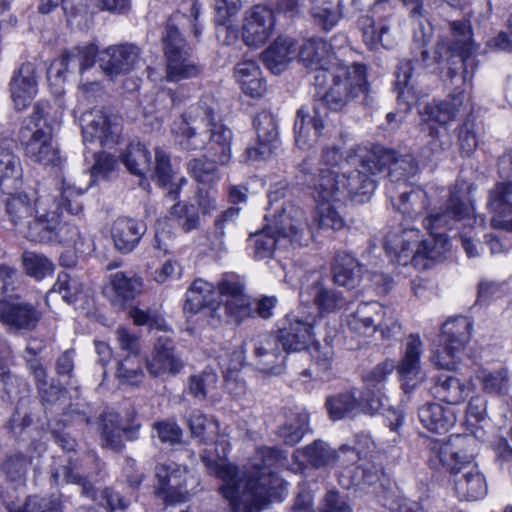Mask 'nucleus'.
Returning <instances> with one entry per match:
<instances>
[{
  "label": "nucleus",
  "mask_w": 512,
  "mask_h": 512,
  "mask_svg": "<svg viewBox=\"0 0 512 512\" xmlns=\"http://www.w3.org/2000/svg\"><path fill=\"white\" fill-rule=\"evenodd\" d=\"M281 459L278 449L261 447L252 459L251 469L240 473L237 466L219 454L213 456L209 450L201 453L209 474L222 481L219 491L234 512H255L267 504L270 490L279 484L273 468Z\"/></svg>",
  "instance_id": "1"
},
{
  "label": "nucleus",
  "mask_w": 512,
  "mask_h": 512,
  "mask_svg": "<svg viewBox=\"0 0 512 512\" xmlns=\"http://www.w3.org/2000/svg\"><path fill=\"white\" fill-rule=\"evenodd\" d=\"M473 208L464 203L456 192H452L444 210L430 214L424 219L429 239L420 240L416 229H404L400 234L390 233L386 237L385 250L393 261L419 269L429 267V261L441 260L449 250V241L441 228H451L454 222L471 214Z\"/></svg>",
  "instance_id": "2"
},
{
  "label": "nucleus",
  "mask_w": 512,
  "mask_h": 512,
  "mask_svg": "<svg viewBox=\"0 0 512 512\" xmlns=\"http://www.w3.org/2000/svg\"><path fill=\"white\" fill-rule=\"evenodd\" d=\"M172 133L181 149L194 151L208 145V154L214 162L218 165L230 162L233 133L228 127L215 122L212 100H202L190 106L187 113L174 122Z\"/></svg>",
  "instance_id": "3"
},
{
  "label": "nucleus",
  "mask_w": 512,
  "mask_h": 512,
  "mask_svg": "<svg viewBox=\"0 0 512 512\" xmlns=\"http://www.w3.org/2000/svg\"><path fill=\"white\" fill-rule=\"evenodd\" d=\"M184 310L193 314L204 311L213 324H239L253 311L243 285L231 278L221 280L217 288L203 279H196L187 290Z\"/></svg>",
  "instance_id": "4"
},
{
  "label": "nucleus",
  "mask_w": 512,
  "mask_h": 512,
  "mask_svg": "<svg viewBox=\"0 0 512 512\" xmlns=\"http://www.w3.org/2000/svg\"><path fill=\"white\" fill-rule=\"evenodd\" d=\"M385 169L388 170V177L392 183L388 187V194L393 199L396 192L395 183L403 181L401 185H405L406 179L416 173L417 166L414 159L409 155L397 156L392 150L382 147L374 148L362 157L357 171L359 184L356 188L354 187V197L357 196L360 203L370 199L376 189L373 176Z\"/></svg>",
  "instance_id": "5"
},
{
  "label": "nucleus",
  "mask_w": 512,
  "mask_h": 512,
  "mask_svg": "<svg viewBox=\"0 0 512 512\" xmlns=\"http://www.w3.org/2000/svg\"><path fill=\"white\" fill-rule=\"evenodd\" d=\"M476 448L477 441L472 436H450L444 442L433 444L429 465L435 470L457 475L473 464Z\"/></svg>",
  "instance_id": "6"
},
{
  "label": "nucleus",
  "mask_w": 512,
  "mask_h": 512,
  "mask_svg": "<svg viewBox=\"0 0 512 512\" xmlns=\"http://www.w3.org/2000/svg\"><path fill=\"white\" fill-rule=\"evenodd\" d=\"M162 41L167 61L166 77L169 81L193 78L201 73V67L192 58L191 48L171 20L166 24Z\"/></svg>",
  "instance_id": "7"
},
{
  "label": "nucleus",
  "mask_w": 512,
  "mask_h": 512,
  "mask_svg": "<svg viewBox=\"0 0 512 512\" xmlns=\"http://www.w3.org/2000/svg\"><path fill=\"white\" fill-rule=\"evenodd\" d=\"M354 320V331L366 338L372 337L379 330L383 339H392L402 330L395 311L376 301L360 303L354 312Z\"/></svg>",
  "instance_id": "8"
},
{
  "label": "nucleus",
  "mask_w": 512,
  "mask_h": 512,
  "mask_svg": "<svg viewBox=\"0 0 512 512\" xmlns=\"http://www.w3.org/2000/svg\"><path fill=\"white\" fill-rule=\"evenodd\" d=\"M473 323L468 317L460 316L446 321L441 330L442 348L432 356V362L440 369L456 367L466 344L471 337Z\"/></svg>",
  "instance_id": "9"
},
{
  "label": "nucleus",
  "mask_w": 512,
  "mask_h": 512,
  "mask_svg": "<svg viewBox=\"0 0 512 512\" xmlns=\"http://www.w3.org/2000/svg\"><path fill=\"white\" fill-rule=\"evenodd\" d=\"M47 108L46 102H38L30 116L34 128L25 126L20 131V140L24 146L25 155L32 161L43 165L54 164L58 160V151L52 146L50 132L44 131L39 125L40 120L45 117Z\"/></svg>",
  "instance_id": "10"
},
{
  "label": "nucleus",
  "mask_w": 512,
  "mask_h": 512,
  "mask_svg": "<svg viewBox=\"0 0 512 512\" xmlns=\"http://www.w3.org/2000/svg\"><path fill=\"white\" fill-rule=\"evenodd\" d=\"M53 236L60 243L73 246L76 250H81L85 244V237L80 232L78 226L72 223L59 225V214L57 211L39 214L29 224L26 237L30 241L46 242L52 240Z\"/></svg>",
  "instance_id": "11"
},
{
  "label": "nucleus",
  "mask_w": 512,
  "mask_h": 512,
  "mask_svg": "<svg viewBox=\"0 0 512 512\" xmlns=\"http://www.w3.org/2000/svg\"><path fill=\"white\" fill-rule=\"evenodd\" d=\"M420 58L417 56L413 60H402L395 71L396 89L398 91L397 99L399 105H403V110L407 112L411 106L415 104L421 96V91L416 87L415 75L420 74L423 70L431 65V57L424 43L419 45Z\"/></svg>",
  "instance_id": "12"
},
{
  "label": "nucleus",
  "mask_w": 512,
  "mask_h": 512,
  "mask_svg": "<svg viewBox=\"0 0 512 512\" xmlns=\"http://www.w3.org/2000/svg\"><path fill=\"white\" fill-rule=\"evenodd\" d=\"M155 476L157 479L156 493L170 503L186 502L192 495L196 481L188 477L184 468L174 462H165L156 465Z\"/></svg>",
  "instance_id": "13"
},
{
  "label": "nucleus",
  "mask_w": 512,
  "mask_h": 512,
  "mask_svg": "<svg viewBox=\"0 0 512 512\" xmlns=\"http://www.w3.org/2000/svg\"><path fill=\"white\" fill-rule=\"evenodd\" d=\"M316 316L298 309L286 316V324L275 334L288 354L304 350L314 339Z\"/></svg>",
  "instance_id": "14"
},
{
  "label": "nucleus",
  "mask_w": 512,
  "mask_h": 512,
  "mask_svg": "<svg viewBox=\"0 0 512 512\" xmlns=\"http://www.w3.org/2000/svg\"><path fill=\"white\" fill-rule=\"evenodd\" d=\"M42 313L31 303L18 298L0 300V322L9 332L33 331Z\"/></svg>",
  "instance_id": "15"
},
{
  "label": "nucleus",
  "mask_w": 512,
  "mask_h": 512,
  "mask_svg": "<svg viewBox=\"0 0 512 512\" xmlns=\"http://www.w3.org/2000/svg\"><path fill=\"white\" fill-rule=\"evenodd\" d=\"M253 127L256 143L246 148L245 157L252 161L265 160L274 153L279 139L276 118L270 111L262 110L254 117Z\"/></svg>",
  "instance_id": "16"
},
{
  "label": "nucleus",
  "mask_w": 512,
  "mask_h": 512,
  "mask_svg": "<svg viewBox=\"0 0 512 512\" xmlns=\"http://www.w3.org/2000/svg\"><path fill=\"white\" fill-rule=\"evenodd\" d=\"M254 365L265 374L279 375L285 370L286 352L275 334L265 333L251 340Z\"/></svg>",
  "instance_id": "17"
},
{
  "label": "nucleus",
  "mask_w": 512,
  "mask_h": 512,
  "mask_svg": "<svg viewBox=\"0 0 512 512\" xmlns=\"http://www.w3.org/2000/svg\"><path fill=\"white\" fill-rule=\"evenodd\" d=\"M173 339L160 335L154 344L151 356L146 359V369L152 377L175 376L184 367Z\"/></svg>",
  "instance_id": "18"
},
{
  "label": "nucleus",
  "mask_w": 512,
  "mask_h": 512,
  "mask_svg": "<svg viewBox=\"0 0 512 512\" xmlns=\"http://www.w3.org/2000/svg\"><path fill=\"white\" fill-rule=\"evenodd\" d=\"M82 134L85 141L98 140L103 147H111L118 142L120 125L116 117H110L102 110L94 109L81 117Z\"/></svg>",
  "instance_id": "19"
},
{
  "label": "nucleus",
  "mask_w": 512,
  "mask_h": 512,
  "mask_svg": "<svg viewBox=\"0 0 512 512\" xmlns=\"http://www.w3.org/2000/svg\"><path fill=\"white\" fill-rule=\"evenodd\" d=\"M354 479L359 483L372 485L378 481L381 464L378 462V451L374 441L368 434H358L354 442Z\"/></svg>",
  "instance_id": "20"
},
{
  "label": "nucleus",
  "mask_w": 512,
  "mask_h": 512,
  "mask_svg": "<svg viewBox=\"0 0 512 512\" xmlns=\"http://www.w3.org/2000/svg\"><path fill=\"white\" fill-rule=\"evenodd\" d=\"M317 201H340L352 195L349 178L346 173H338L329 169H321L309 180Z\"/></svg>",
  "instance_id": "21"
},
{
  "label": "nucleus",
  "mask_w": 512,
  "mask_h": 512,
  "mask_svg": "<svg viewBox=\"0 0 512 512\" xmlns=\"http://www.w3.org/2000/svg\"><path fill=\"white\" fill-rule=\"evenodd\" d=\"M267 226L279 237L286 236L289 239V245L302 246L306 244L307 223L304 212L292 204L285 205L281 213L276 214Z\"/></svg>",
  "instance_id": "22"
},
{
  "label": "nucleus",
  "mask_w": 512,
  "mask_h": 512,
  "mask_svg": "<svg viewBox=\"0 0 512 512\" xmlns=\"http://www.w3.org/2000/svg\"><path fill=\"white\" fill-rule=\"evenodd\" d=\"M274 24L273 11L266 6L255 5L245 14L243 40L248 46L264 44L271 36Z\"/></svg>",
  "instance_id": "23"
},
{
  "label": "nucleus",
  "mask_w": 512,
  "mask_h": 512,
  "mask_svg": "<svg viewBox=\"0 0 512 512\" xmlns=\"http://www.w3.org/2000/svg\"><path fill=\"white\" fill-rule=\"evenodd\" d=\"M140 61V49L132 44H123L105 49L99 58V65L106 75L116 76L134 70Z\"/></svg>",
  "instance_id": "24"
},
{
  "label": "nucleus",
  "mask_w": 512,
  "mask_h": 512,
  "mask_svg": "<svg viewBox=\"0 0 512 512\" xmlns=\"http://www.w3.org/2000/svg\"><path fill=\"white\" fill-rule=\"evenodd\" d=\"M327 112L321 109V103L313 104L311 109L303 107L298 110L295 120V141L301 147H310L322 134L324 129V119Z\"/></svg>",
  "instance_id": "25"
},
{
  "label": "nucleus",
  "mask_w": 512,
  "mask_h": 512,
  "mask_svg": "<svg viewBox=\"0 0 512 512\" xmlns=\"http://www.w3.org/2000/svg\"><path fill=\"white\" fill-rule=\"evenodd\" d=\"M423 342L418 334H410L407 338L404 354L395 365L402 386L407 392L422 380L421 355Z\"/></svg>",
  "instance_id": "26"
},
{
  "label": "nucleus",
  "mask_w": 512,
  "mask_h": 512,
  "mask_svg": "<svg viewBox=\"0 0 512 512\" xmlns=\"http://www.w3.org/2000/svg\"><path fill=\"white\" fill-rule=\"evenodd\" d=\"M10 92L17 110L25 109L37 93V72L34 63H23L10 81Z\"/></svg>",
  "instance_id": "27"
},
{
  "label": "nucleus",
  "mask_w": 512,
  "mask_h": 512,
  "mask_svg": "<svg viewBox=\"0 0 512 512\" xmlns=\"http://www.w3.org/2000/svg\"><path fill=\"white\" fill-rule=\"evenodd\" d=\"M98 48L94 44L76 46L63 53L62 57L48 69V79L64 81V74L70 67H78L80 72L92 67L96 61Z\"/></svg>",
  "instance_id": "28"
},
{
  "label": "nucleus",
  "mask_w": 512,
  "mask_h": 512,
  "mask_svg": "<svg viewBox=\"0 0 512 512\" xmlns=\"http://www.w3.org/2000/svg\"><path fill=\"white\" fill-rule=\"evenodd\" d=\"M300 301L302 307H308L312 304L319 313H330L343 308L347 301L341 292L327 289L319 280L303 287L300 292Z\"/></svg>",
  "instance_id": "29"
},
{
  "label": "nucleus",
  "mask_w": 512,
  "mask_h": 512,
  "mask_svg": "<svg viewBox=\"0 0 512 512\" xmlns=\"http://www.w3.org/2000/svg\"><path fill=\"white\" fill-rule=\"evenodd\" d=\"M488 207L493 212L491 226L512 232V183H498L490 191Z\"/></svg>",
  "instance_id": "30"
},
{
  "label": "nucleus",
  "mask_w": 512,
  "mask_h": 512,
  "mask_svg": "<svg viewBox=\"0 0 512 512\" xmlns=\"http://www.w3.org/2000/svg\"><path fill=\"white\" fill-rule=\"evenodd\" d=\"M352 89V80L350 78V69L348 66L340 64L335 68L333 74V85L315 103H321L323 111H339L348 102Z\"/></svg>",
  "instance_id": "31"
},
{
  "label": "nucleus",
  "mask_w": 512,
  "mask_h": 512,
  "mask_svg": "<svg viewBox=\"0 0 512 512\" xmlns=\"http://www.w3.org/2000/svg\"><path fill=\"white\" fill-rule=\"evenodd\" d=\"M469 110L468 101L463 90L451 93L440 103H428L422 112L424 121L447 124L460 114Z\"/></svg>",
  "instance_id": "32"
},
{
  "label": "nucleus",
  "mask_w": 512,
  "mask_h": 512,
  "mask_svg": "<svg viewBox=\"0 0 512 512\" xmlns=\"http://www.w3.org/2000/svg\"><path fill=\"white\" fill-rule=\"evenodd\" d=\"M140 424L124 427L120 425V417L116 413H105L101 416V442L102 446L119 452L124 447L123 434L128 440L138 437Z\"/></svg>",
  "instance_id": "33"
},
{
  "label": "nucleus",
  "mask_w": 512,
  "mask_h": 512,
  "mask_svg": "<svg viewBox=\"0 0 512 512\" xmlns=\"http://www.w3.org/2000/svg\"><path fill=\"white\" fill-rule=\"evenodd\" d=\"M331 46L323 39H310L299 50V58L304 65L316 72L314 78L317 85L324 83L326 65L330 58Z\"/></svg>",
  "instance_id": "34"
},
{
  "label": "nucleus",
  "mask_w": 512,
  "mask_h": 512,
  "mask_svg": "<svg viewBox=\"0 0 512 512\" xmlns=\"http://www.w3.org/2000/svg\"><path fill=\"white\" fill-rule=\"evenodd\" d=\"M147 226L144 222L130 218H117L111 228V236L115 248L122 253L131 252L145 234Z\"/></svg>",
  "instance_id": "35"
},
{
  "label": "nucleus",
  "mask_w": 512,
  "mask_h": 512,
  "mask_svg": "<svg viewBox=\"0 0 512 512\" xmlns=\"http://www.w3.org/2000/svg\"><path fill=\"white\" fill-rule=\"evenodd\" d=\"M454 490L460 500L477 501L487 494L485 476L477 465L462 470L454 479Z\"/></svg>",
  "instance_id": "36"
},
{
  "label": "nucleus",
  "mask_w": 512,
  "mask_h": 512,
  "mask_svg": "<svg viewBox=\"0 0 512 512\" xmlns=\"http://www.w3.org/2000/svg\"><path fill=\"white\" fill-rule=\"evenodd\" d=\"M358 26L365 44L371 49H377L379 46L392 49L397 44V36L392 33L386 22H380L376 27L374 19L364 15L358 19Z\"/></svg>",
  "instance_id": "37"
},
{
  "label": "nucleus",
  "mask_w": 512,
  "mask_h": 512,
  "mask_svg": "<svg viewBox=\"0 0 512 512\" xmlns=\"http://www.w3.org/2000/svg\"><path fill=\"white\" fill-rule=\"evenodd\" d=\"M297 43L288 37H278L263 53L262 60L274 74L281 73L297 56Z\"/></svg>",
  "instance_id": "38"
},
{
  "label": "nucleus",
  "mask_w": 512,
  "mask_h": 512,
  "mask_svg": "<svg viewBox=\"0 0 512 512\" xmlns=\"http://www.w3.org/2000/svg\"><path fill=\"white\" fill-rule=\"evenodd\" d=\"M420 422L430 431L447 432L456 421L454 411L439 403H426L418 410Z\"/></svg>",
  "instance_id": "39"
},
{
  "label": "nucleus",
  "mask_w": 512,
  "mask_h": 512,
  "mask_svg": "<svg viewBox=\"0 0 512 512\" xmlns=\"http://www.w3.org/2000/svg\"><path fill=\"white\" fill-rule=\"evenodd\" d=\"M249 241L253 248V258L255 260L271 259L277 250L286 249L290 246L289 239L286 236L279 237L268 226L251 234Z\"/></svg>",
  "instance_id": "40"
},
{
  "label": "nucleus",
  "mask_w": 512,
  "mask_h": 512,
  "mask_svg": "<svg viewBox=\"0 0 512 512\" xmlns=\"http://www.w3.org/2000/svg\"><path fill=\"white\" fill-rule=\"evenodd\" d=\"M109 288L113 292V301L133 300L143 289V280L132 271H119L109 276Z\"/></svg>",
  "instance_id": "41"
},
{
  "label": "nucleus",
  "mask_w": 512,
  "mask_h": 512,
  "mask_svg": "<svg viewBox=\"0 0 512 512\" xmlns=\"http://www.w3.org/2000/svg\"><path fill=\"white\" fill-rule=\"evenodd\" d=\"M235 78L245 94L253 98L264 95L266 85L256 62L245 60L238 63L235 67Z\"/></svg>",
  "instance_id": "42"
},
{
  "label": "nucleus",
  "mask_w": 512,
  "mask_h": 512,
  "mask_svg": "<svg viewBox=\"0 0 512 512\" xmlns=\"http://www.w3.org/2000/svg\"><path fill=\"white\" fill-rule=\"evenodd\" d=\"M151 177L158 185L167 189V196L176 200L179 196L180 184L175 183L174 172L171 167L169 155L161 149L155 150V166L151 169Z\"/></svg>",
  "instance_id": "43"
},
{
  "label": "nucleus",
  "mask_w": 512,
  "mask_h": 512,
  "mask_svg": "<svg viewBox=\"0 0 512 512\" xmlns=\"http://www.w3.org/2000/svg\"><path fill=\"white\" fill-rule=\"evenodd\" d=\"M434 395L448 404H458L465 400L469 388L458 378L451 375H439L433 386Z\"/></svg>",
  "instance_id": "44"
},
{
  "label": "nucleus",
  "mask_w": 512,
  "mask_h": 512,
  "mask_svg": "<svg viewBox=\"0 0 512 512\" xmlns=\"http://www.w3.org/2000/svg\"><path fill=\"white\" fill-rule=\"evenodd\" d=\"M37 200L26 193L11 194L5 200V212L13 225L24 223L36 211Z\"/></svg>",
  "instance_id": "45"
},
{
  "label": "nucleus",
  "mask_w": 512,
  "mask_h": 512,
  "mask_svg": "<svg viewBox=\"0 0 512 512\" xmlns=\"http://www.w3.org/2000/svg\"><path fill=\"white\" fill-rule=\"evenodd\" d=\"M309 415L306 411L290 412L279 426L278 436L287 445L298 443L308 429Z\"/></svg>",
  "instance_id": "46"
},
{
  "label": "nucleus",
  "mask_w": 512,
  "mask_h": 512,
  "mask_svg": "<svg viewBox=\"0 0 512 512\" xmlns=\"http://www.w3.org/2000/svg\"><path fill=\"white\" fill-rule=\"evenodd\" d=\"M32 463L33 456L15 451L6 455L0 465V470L7 480L22 482L25 480Z\"/></svg>",
  "instance_id": "47"
},
{
  "label": "nucleus",
  "mask_w": 512,
  "mask_h": 512,
  "mask_svg": "<svg viewBox=\"0 0 512 512\" xmlns=\"http://www.w3.org/2000/svg\"><path fill=\"white\" fill-rule=\"evenodd\" d=\"M123 163L130 173L144 176L151 172V156L141 143H132L123 154Z\"/></svg>",
  "instance_id": "48"
},
{
  "label": "nucleus",
  "mask_w": 512,
  "mask_h": 512,
  "mask_svg": "<svg viewBox=\"0 0 512 512\" xmlns=\"http://www.w3.org/2000/svg\"><path fill=\"white\" fill-rule=\"evenodd\" d=\"M311 15L315 23L324 30H330L341 18L340 3L328 0H314Z\"/></svg>",
  "instance_id": "49"
},
{
  "label": "nucleus",
  "mask_w": 512,
  "mask_h": 512,
  "mask_svg": "<svg viewBox=\"0 0 512 512\" xmlns=\"http://www.w3.org/2000/svg\"><path fill=\"white\" fill-rule=\"evenodd\" d=\"M82 283L70 274L62 272L58 275L57 280L51 290L48 292L47 297L53 298L56 294L68 304L75 303L79 295L82 293Z\"/></svg>",
  "instance_id": "50"
},
{
  "label": "nucleus",
  "mask_w": 512,
  "mask_h": 512,
  "mask_svg": "<svg viewBox=\"0 0 512 512\" xmlns=\"http://www.w3.org/2000/svg\"><path fill=\"white\" fill-rule=\"evenodd\" d=\"M22 263L25 273L36 279L42 280L54 271L53 262L43 254L26 251L22 255Z\"/></svg>",
  "instance_id": "51"
},
{
  "label": "nucleus",
  "mask_w": 512,
  "mask_h": 512,
  "mask_svg": "<svg viewBox=\"0 0 512 512\" xmlns=\"http://www.w3.org/2000/svg\"><path fill=\"white\" fill-rule=\"evenodd\" d=\"M240 212L239 208L230 207L222 212L215 220L214 227L210 233V246L214 251H223L225 249L226 228L233 224Z\"/></svg>",
  "instance_id": "52"
},
{
  "label": "nucleus",
  "mask_w": 512,
  "mask_h": 512,
  "mask_svg": "<svg viewBox=\"0 0 512 512\" xmlns=\"http://www.w3.org/2000/svg\"><path fill=\"white\" fill-rule=\"evenodd\" d=\"M27 365L29 371L33 374L38 383L43 401L47 403L58 401L60 397L63 396L64 392L58 387L48 386L46 381L47 374L43 365L35 358L28 359Z\"/></svg>",
  "instance_id": "53"
},
{
  "label": "nucleus",
  "mask_w": 512,
  "mask_h": 512,
  "mask_svg": "<svg viewBox=\"0 0 512 512\" xmlns=\"http://www.w3.org/2000/svg\"><path fill=\"white\" fill-rule=\"evenodd\" d=\"M218 375L212 369H205L198 375H193L189 379L190 393L200 399H205L212 395L217 388Z\"/></svg>",
  "instance_id": "54"
},
{
  "label": "nucleus",
  "mask_w": 512,
  "mask_h": 512,
  "mask_svg": "<svg viewBox=\"0 0 512 512\" xmlns=\"http://www.w3.org/2000/svg\"><path fill=\"white\" fill-rule=\"evenodd\" d=\"M216 164L212 158H194L188 162L187 168L190 175L199 183L211 184L219 179Z\"/></svg>",
  "instance_id": "55"
},
{
  "label": "nucleus",
  "mask_w": 512,
  "mask_h": 512,
  "mask_svg": "<svg viewBox=\"0 0 512 512\" xmlns=\"http://www.w3.org/2000/svg\"><path fill=\"white\" fill-rule=\"evenodd\" d=\"M74 469H76V464L69 459L67 465L62 466L61 468H52L51 479L55 484L60 483L61 477L66 483L79 484L82 486L83 495L94 498L95 492L93 486L87 483L80 474L74 472Z\"/></svg>",
  "instance_id": "56"
},
{
  "label": "nucleus",
  "mask_w": 512,
  "mask_h": 512,
  "mask_svg": "<svg viewBox=\"0 0 512 512\" xmlns=\"http://www.w3.org/2000/svg\"><path fill=\"white\" fill-rule=\"evenodd\" d=\"M84 190L77 189L74 186L63 181L60 197L56 199V209L65 210L69 214L78 215L83 211V202L81 196Z\"/></svg>",
  "instance_id": "57"
},
{
  "label": "nucleus",
  "mask_w": 512,
  "mask_h": 512,
  "mask_svg": "<svg viewBox=\"0 0 512 512\" xmlns=\"http://www.w3.org/2000/svg\"><path fill=\"white\" fill-rule=\"evenodd\" d=\"M170 216L178 221L181 229L188 233L200 227V216L191 204L178 202L170 209Z\"/></svg>",
  "instance_id": "58"
},
{
  "label": "nucleus",
  "mask_w": 512,
  "mask_h": 512,
  "mask_svg": "<svg viewBox=\"0 0 512 512\" xmlns=\"http://www.w3.org/2000/svg\"><path fill=\"white\" fill-rule=\"evenodd\" d=\"M303 456L312 466L323 467L331 464L338 457V452L332 451L325 442L317 440L304 448Z\"/></svg>",
  "instance_id": "59"
},
{
  "label": "nucleus",
  "mask_w": 512,
  "mask_h": 512,
  "mask_svg": "<svg viewBox=\"0 0 512 512\" xmlns=\"http://www.w3.org/2000/svg\"><path fill=\"white\" fill-rule=\"evenodd\" d=\"M116 376L122 383L130 385L141 383L144 373L139 356H127L121 360L118 364Z\"/></svg>",
  "instance_id": "60"
},
{
  "label": "nucleus",
  "mask_w": 512,
  "mask_h": 512,
  "mask_svg": "<svg viewBox=\"0 0 512 512\" xmlns=\"http://www.w3.org/2000/svg\"><path fill=\"white\" fill-rule=\"evenodd\" d=\"M426 195L421 190H403L399 195V204L397 209L404 215L413 219L423 209L426 208L424 202Z\"/></svg>",
  "instance_id": "61"
},
{
  "label": "nucleus",
  "mask_w": 512,
  "mask_h": 512,
  "mask_svg": "<svg viewBox=\"0 0 512 512\" xmlns=\"http://www.w3.org/2000/svg\"><path fill=\"white\" fill-rule=\"evenodd\" d=\"M483 390L488 393H501L508 385V373L506 368H499L494 371L481 370L478 374Z\"/></svg>",
  "instance_id": "62"
},
{
  "label": "nucleus",
  "mask_w": 512,
  "mask_h": 512,
  "mask_svg": "<svg viewBox=\"0 0 512 512\" xmlns=\"http://www.w3.org/2000/svg\"><path fill=\"white\" fill-rule=\"evenodd\" d=\"M475 50H476V45L471 40H469L468 42H465L463 44V46L461 47L460 68H461L462 72H461V76H460L459 80L463 84H467L472 81L475 71L477 70V68L479 66V62L475 57Z\"/></svg>",
  "instance_id": "63"
},
{
  "label": "nucleus",
  "mask_w": 512,
  "mask_h": 512,
  "mask_svg": "<svg viewBox=\"0 0 512 512\" xmlns=\"http://www.w3.org/2000/svg\"><path fill=\"white\" fill-rule=\"evenodd\" d=\"M28 384L21 378L13 375L10 370L0 362V391L9 398L28 392Z\"/></svg>",
  "instance_id": "64"
}]
</instances>
